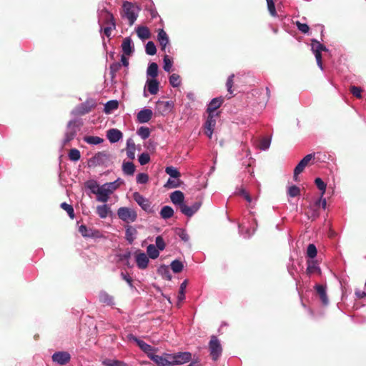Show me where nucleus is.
<instances>
[{
  "mask_svg": "<svg viewBox=\"0 0 366 366\" xmlns=\"http://www.w3.org/2000/svg\"><path fill=\"white\" fill-rule=\"evenodd\" d=\"M113 184L108 182L99 185L98 182L94 179H90L85 182V187L90 191L91 193L97 195V200L100 202H107L109 196L114 193L112 188Z\"/></svg>",
  "mask_w": 366,
  "mask_h": 366,
  "instance_id": "f257e3e1",
  "label": "nucleus"
},
{
  "mask_svg": "<svg viewBox=\"0 0 366 366\" xmlns=\"http://www.w3.org/2000/svg\"><path fill=\"white\" fill-rule=\"evenodd\" d=\"M123 14L122 16L128 20L130 26L133 25L136 21L140 9L134 4L125 1L122 4Z\"/></svg>",
  "mask_w": 366,
  "mask_h": 366,
  "instance_id": "f03ea898",
  "label": "nucleus"
},
{
  "mask_svg": "<svg viewBox=\"0 0 366 366\" xmlns=\"http://www.w3.org/2000/svg\"><path fill=\"white\" fill-rule=\"evenodd\" d=\"M127 337L128 340L134 342L139 346L141 350L143 351L150 360L151 357L152 355H155V352L158 350L157 348L146 343L143 340L134 336L133 334H129Z\"/></svg>",
  "mask_w": 366,
  "mask_h": 366,
  "instance_id": "7ed1b4c3",
  "label": "nucleus"
},
{
  "mask_svg": "<svg viewBox=\"0 0 366 366\" xmlns=\"http://www.w3.org/2000/svg\"><path fill=\"white\" fill-rule=\"evenodd\" d=\"M81 123L77 119H72L68 122L67 129L63 139V144L65 145L72 140L79 130Z\"/></svg>",
  "mask_w": 366,
  "mask_h": 366,
  "instance_id": "20e7f679",
  "label": "nucleus"
},
{
  "mask_svg": "<svg viewBox=\"0 0 366 366\" xmlns=\"http://www.w3.org/2000/svg\"><path fill=\"white\" fill-rule=\"evenodd\" d=\"M311 41L312 51L315 54L317 66L321 70H323L321 52L323 51H327L328 49L317 39H312Z\"/></svg>",
  "mask_w": 366,
  "mask_h": 366,
  "instance_id": "39448f33",
  "label": "nucleus"
},
{
  "mask_svg": "<svg viewBox=\"0 0 366 366\" xmlns=\"http://www.w3.org/2000/svg\"><path fill=\"white\" fill-rule=\"evenodd\" d=\"M117 215L120 219L127 223L134 222L137 218L136 211L132 208L126 207L119 208Z\"/></svg>",
  "mask_w": 366,
  "mask_h": 366,
  "instance_id": "423d86ee",
  "label": "nucleus"
},
{
  "mask_svg": "<svg viewBox=\"0 0 366 366\" xmlns=\"http://www.w3.org/2000/svg\"><path fill=\"white\" fill-rule=\"evenodd\" d=\"M209 350L210 355L214 361H216L221 356L222 347L218 338L215 335L211 337L209 342Z\"/></svg>",
  "mask_w": 366,
  "mask_h": 366,
  "instance_id": "0eeeda50",
  "label": "nucleus"
},
{
  "mask_svg": "<svg viewBox=\"0 0 366 366\" xmlns=\"http://www.w3.org/2000/svg\"><path fill=\"white\" fill-rule=\"evenodd\" d=\"M169 358L172 359L173 365H180L192 360V353L189 352H179L170 353Z\"/></svg>",
  "mask_w": 366,
  "mask_h": 366,
  "instance_id": "6e6552de",
  "label": "nucleus"
},
{
  "mask_svg": "<svg viewBox=\"0 0 366 366\" xmlns=\"http://www.w3.org/2000/svg\"><path fill=\"white\" fill-rule=\"evenodd\" d=\"M134 200L139 204V206L147 213H153L154 210L151 202L148 199L144 197L138 192L133 193Z\"/></svg>",
  "mask_w": 366,
  "mask_h": 366,
  "instance_id": "1a4fd4ad",
  "label": "nucleus"
},
{
  "mask_svg": "<svg viewBox=\"0 0 366 366\" xmlns=\"http://www.w3.org/2000/svg\"><path fill=\"white\" fill-rule=\"evenodd\" d=\"M79 232L85 238L101 239L104 237L103 234L97 229L87 227L84 224H81L79 227Z\"/></svg>",
  "mask_w": 366,
  "mask_h": 366,
  "instance_id": "9d476101",
  "label": "nucleus"
},
{
  "mask_svg": "<svg viewBox=\"0 0 366 366\" xmlns=\"http://www.w3.org/2000/svg\"><path fill=\"white\" fill-rule=\"evenodd\" d=\"M170 353L164 352L162 355H152L151 360H152L157 366H174L172 359L169 358Z\"/></svg>",
  "mask_w": 366,
  "mask_h": 366,
  "instance_id": "9b49d317",
  "label": "nucleus"
},
{
  "mask_svg": "<svg viewBox=\"0 0 366 366\" xmlns=\"http://www.w3.org/2000/svg\"><path fill=\"white\" fill-rule=\"evenodd\" d=\"M94 106L95 103L92 99L87 100L73 109L71 114L74 115L85 114L89 112Z\"/></svg>",
  "mask_w": 366,
  "mask_h": 366,
  "instance_id": "f8f14e48",
  "label": "nucleus"
},
{
  "mask_svg": "<svg viewBox=\"0 0 366 366\" xmlns=\"http://www.w3.org/2000/svg\"><path fill=\"white\" fill-rule=\"evenodd\" d=\"M315 157L314 154H307L297 164L294 169V179L295 181L298 180V175L303 172L305 167L307 164L313 159Z\"/></svg>",
  "mask_w": 366,
  "mask_h": 366,
  "instance_id": "ddd939ff",
  "label": "nucleus"
},
{
  "mask_svg": "<svg viewBox=\"0 0 366 366\" xmlns=\"http://www.w3.org/2000/svg\"><path fill=\"white\" fill-rule=\"evenodd\" d=\"M52 361L57 365H64L71 360V355L69 352L59 351L54 352L51 356Z\"/></svg>",
  "mask_w": 366,
  "mask_h": 366,
  "instance_id": "4468645a",
  "label": "nucleus"
},
{
  "mask_svg": "<svg viewBox=\"0 0 366 366\" xmlns=\"http://www.w3.org/2000/svg\"><path fill=\"white\" fill-rule=\"evenodd\" d=\"M109 160V155L105 152H98L89 160L91 166L105 165Z\"/></svg>",
  "mask_w": 366,
  "mask_h": 366,
  "instance_id": "2eb2a0df",
  "label": "nucleus"
},
{
  "mask_svg": "<svg viewBox=\"0 0 366 366\" xmlns=\"http://www.w3.org/2000/svg\"><path fill=\"white\" fill-rule=\"evenodd\" d=\"M99 24L102 26V24L107 26L116 23L113 14L107 9H102L99 12Z\"/></svg>",
  "mask_w": 366,
  "mask_h": 366,
  "instance_id": "dca6fc26",
  "label": "nucleus"
},
{
  "mask_svg": "<svg viewBox=\"0 0 366 366\" xmlns=\"http://www.w3.org/2000/svg\"><path fill=\"white\" fill-rule=\"evenodd\" d=\"M174 107V103L172 101H161L158 100L156 102V110L162 115L169 113Z\"/></svg>",
  "mask_w": 366,
  "mask_h": 366,
  "instance_id": "f3484780",
  "label": "nucleus"
},
{
  "mask_svg": "<svg viewBox=\"0 0 366 366\" xmlns=\"http://www.w3.org/2000/svg\"><path fill=\"white\" fill-rule=\"evenodd\" d=\"M201 205V202H196L192 206H187L184 203L179 209L183 214L188 217H191L199 209Z\"/></svg>",
  "mask_w": 366,
  "mask_h": 366,
  "instance_id": "a211bd4d",
  "label": "nucleus"
},
{
  "mask_svg": "<svg viewBox=\"0 0 366 366\" xmlns=\"http://www.w3.org/2000/svg\"><path fill=\"white\" fill-rule=\"evenodd\" d=\"M214 114L208 113V117L204 123L205 134L209 137L212 138L214 128L216 125V119Z\"/></svg>",
  "mask_w": 366,
  "mask_h": 366,
  "instance_id": "6ab92c4d",
  "label": "nucleus"
},
{
  "mask_svg": "<svg viewBox=\"0 0 366 366\" xmlns=\"http://www.w3.org/2000/svg\"><path fill=\"white\" fill-rule=\"evenodd\" d=\"M135 262L139 269H145L148 267L149 259L144 252H139L135 254Z\"/></svg>",
  "mask_w": 366,
  "mask_h": 366,
  "instance_id": "aec40b11",
  "label": "nucleus"
},
{
  "mask_svg": "<svg viewBox=\"0 0 366 366\" xmlns=\"http://www.w3.org/2000/svg\"><path fill=\"white\" fill-rule=\"evenodd\" d=\"M317 293L318 294L320 299L323 305H327L329 304V299L327 294L326 285L317 284L314 287Z\"/></svg>",
  "mask_w": 366,
  "mask_h": 366,
  "instance_id": "412c9836",
  "label": "nucleus"
},
{
  "mask_svg": "<svg viewBox=\"0 0 366 366\" xmlns=\"http://www.w3.org/2000/svg\"><path fill=\"white\" fill-rule=\"evenodd\" d=\"M157 40L161 46V49L165 51L167 46L169 45V39L163 29H158Z\"/></svg>",
  "mask_w": 366,
  "mask_h": 366,
  "instance_id": "4be33fe9",
  "label": "nucleus"
},
{
  "mask_svg": "<svg viewBox=\"0 0 366 366\" xmlns=\"http://www.w3.org/2000/svg\"><path fill=\"white\" fill-rule=\"evenodd\" d=\"M170 199L174 204L178 205L179 209L184 204V195L180 190H176L171 193Z\"/></svg>",
  "mask_w": 366,
  "mask_h": 366,
  "instance_id": "5701e85b",
  "label": "nucleus"
},
{
  "mask_svg": "<svg viewBox=\"0 0 366 366\" xmlns=\"http://www.w3.org/2000/svg\"><path fill=\"white\" fill-rule=\"evenodd\" d=\"M152 111L149 109H143L137 114V121L141 124L148 122L152 117Z\"/></svg>",
  "mask_w": 366,
  "mask_h": 366,
  "instance_id": "b1692460",
  "label": "nucleus"
},
{
  "mask_svg": "<svg viewBox=\"0 0 366 366\" xmlns=\"http://www.w3.org/2000/svg\"><path fill=\"white\" fill-rule=\"evenodd\" d=\"M122 137V132L117 129H110L107 133V137L111 143L118 142Z\"/></svg>",
  "mask_w": 366,
  "mask_h": 366,
  "instance_id": "393cba45",
  "label": "nucleus"
},
{
  "mask_svg": "<svg viewBox=\"0 0 366 366\" xmlns=\"http://www.w3.org/2000/svg\"><path fill=\"white\" fill-rule=\"evenodd\" d=\"M122 51L125 55H131L134 51V45L131 37L128 36L124 39L122 44Z\"/></svg>",
  "mask_w": 366,
  "mask_h": 366,
  "instance_id": "a878e982",
  "label": "nucleus"
},
{
  "mask_svg": "<svg viewBox=\"0 0 366 366\" xmlns=\"http://www.w3.org/2000/svg\"><path fill=\"white\" fill-rule=\"evenodd\" d=\"M307 274L310 276L314 273L320 274L321 269L319 267V264L316 260L314 259H308L307 260Z\"/></svg>",
  "mask_w": 366,
  "mask_h": 366,
  "instance_id": "bb28decb",
  "label": "nucleus"
},
{
  "mask_svg": "<svg viewBox=\"0 0 366 366\" xmlns=\"http://www.w3.org/2000/svg\"><path fill=\"white\" fill-rule=\"evenodd\" d=\"M99 300L100 302H102L106 305H108V306L114 305V297L105 291H101L99 292Z\"/></svg>",
  "mask_w": 366,
  "mask_h": 366,
  "instance_id": "cd10ccee",
  "label": "nucleus"
},
{
  "mask_svg": "<svg viewBox=\"0 0 366 366\" xmlns=\"http://www.w3.org/2000/svg\"><path fill=\"white\" fill-rule=\"evenodd\" d=\"M223 99L222 97H217L212 99L207 105V113L214 114V111L222 105Z\"/></svg>",
  "mask_w": 366,
  "mask_h": 366,
  "instance_id": "c85d7f7f",
  "label": "nucleus"
},
{
  "mask_svg": "<svg viewBox=\"0 0 366 366\" xmlns=\"http://www.w3.org/2000/svg\"><path fill=\"white\" fill-rule=\"evenodd\" d=\"M308 211L306 213V215L307 216L308 219L311 221H314L316 219H317L320 215V209L315 207L311 204H309Z\"/></svg>",
  "mask_w": 366,
  "mask_h": 366,
  "instance_id": "c756f323",
  "label": "nucleus"
},
{
  "mask_svg": "<svg viewBox=\"0 0 366 366\" xmlns=\"http://www.w3.org/2000/svg\"><path fill=\"white\" fill-rule=\"evenodd\" d=\"M136 32L138 37L142 40L147 39L150 37L151 33L149 29L144 26H139L136 29Z\"/></svg>",
  "mask_w": 366,
  "mask_h": 366,
  "instance_id": "7c9ffc66",
  "label": "nucleus"
},
{
  "mask_svg": "<svg viewBox=\"0 0 366 366\" xmlns=\"http://www.w3.org/2000/svg\"><path fill=\"white\" fill-rule=\"evenodd\" d=\"M157 273L164 280H171L172 276L167 265L162 264L157 269Z\"/></svg>",
  "mask_w": 366,
  "mask_h": 366,
  "instance_id": "2f4dec72",
  "label": "nucleus"
},
{
  "mask_svg": "<svg viewBox=\"0 0 366 366\" xmlns=\"http://www.w3.org/2000/svg\"><path fill=\"white\" fill-rule=\"evenodd\" d=\"M146 86L151 94H156L159 91V81L155 79H147Z\"/></svg>",
  "mask_w": 366,
  "mask_h": 366,
  "instance_id": "473e14b6",
  "label": "nucleus"
},
{
  "mask_svg": "<svg viewBox=\"0 0 366 366\" xmlns=\"http://www.w3.org/2000/svg\"><path fill=\"white\" fill-rule=\"evenodd\" d=\"M137 234V231L134 227L132 226H127L126 227L125 238L129 244L133 243V242L136 239Z\"/></svg>",
  "mask_w": 366,
  "mask_h": 366,
  "instance_id": "72a5a7b5",
  "label": "nucleus"
},
{
  "mask_svg": "<svg viewBox=\"0 0 366 366\" xmlns=\"http://www.w3.org/2000/svg\"><path fill=\"white\" fill-rule=\"evenodd\" d=\"M127 156L130 159L135 158V144L132 138L127 140Z\"/></svg>",
  "mask_w": 366,
  "mask_h": 366,
  "instance_id": "f704fd0d",
  "label": "nucleus"
},
{
  "mask_svg": "<svg viewBox=\"0 0 366 366\" xmlns=\"http://www.w3.org/2000/svg\"><path fill=\"white\" fill-rule=\"evenodd\" d=\"M254 223H255L256 226H257V223L255 219H254ZM238 227H239V234L245 239L249 238L250 237H252L254 234V233L255 232L256 229H257V227H253L252 229L247 228L245 229V231H244V227L241 224H239Z\"/></svg>",
  "mask_w": 366,
  "mask_h": 366,
  "instance_id": "c9c22d12",
  "label": "nucleus"
},
{
  "mask_svg": "<svg viewBox=\"0 0 366 366\" xmlns=\"http://www.w3.org/2000/svg\"><path fill=\"white\" fill-rule=\"evenodd\" d=\"M132 256V253L130 251H127L124 253L118 254L117 257L118 258L119 262H124L125 265L128 267H132V265L130 264V258Z\"/></svg>",
  "mask_w": 366,
  "mask_h": 366,
  "instance_id": "e433bc0d",
  "label": "nucleus"
},
{
  "mask_svg": "<svg viewBox=\"0 0 366 366\" xmlns=\"http://www.w3.org/2000/svg\"><path fill=\"white\" fill-rule=\"evenodd\" d=\"M110 208L106 204H104L102 205H98L97 207V213L100 218H106L108 216Z\"/></svg>",
  "mask_w": 366,
  "mask_h": 366,
  "instance_id": "4c0bfd02",
  "label": "nucleus"
},
{
  "mask_svg": "<svg viewBox=\"0 0 366 366\" xmlns=\"http://www.w3.org/2000/svg\"><path fill=\"white\" fill-rule=\"evenodd\" d=\"M118 106L119 102L117 100H109L104 104V112L106 114H110L114 110L117 109Z\"/></svg>",
  "mask_w": 366,
  "mask_h": 366,
  "instance_id": "58836bf2",
  "label": "nucleus"
},
{
  "mask_svg": "<svg viewBox=\"0 0 366 366\" xmlns=\"http://www.w3.org/2000/svg\"><path fill=\"white\" fill-rule=\"evenodd\" d=\"M159 249L156 247L154 244H149L147 247V252L148 257L155 259L159 255Z\"/></svg>",
  "mask_w": 366,
  "mask_h": 366,
  "instance_id": "ea45409f",
  "label": "nucleus"
},
{
  "mask_svg": "<svg viewBox=\"0 0 366 366\" xmlns=\"http://www.w3.org/2000/svg\"><path fill=\"white\" fill-rule=\"evenodd\" d=\"M147 75L151 76L152 79H155L158 75V65L155 62H152L149 64L147 69Z\"/></svg>",
  "mask_w": 366,
  "mask_h": 366,
  "instance_id": "a19ab883",
  "label": "nucleus"
},
{
  "mask_svg": "<svg viewBox=\"0 0 366 366\" xmlns=\"http://www.w3.org/2000/svg\"><path fill=\"white\" fill-rule=\"evenodd\" d=\"M122 171L124 174L133 175L135 172V166L131 162H124L122 164Z\"/></svg>",
  "mask_w": 366,
  "mask_h": 366,
  "instance_id": "79ce46f5",
  "label": "nucleus"
},
{
  "mask_svg": "<svg viewBox=\"0 0 366 366\" xmlns=\"http://www.w3.org/2000/svg\"><path fill=\"white\" fill-rule=\"evenodd\" d=\"M174 215V209L170 206H164L160 211V216L162 219H167Z\"/></svg>",
  "mask_w": 366,
  "mask_h": 366,
  "instance_id": "37998d69",
  "label": "nucleus"
},
{
  "mask_svg": "<svg viewBox=\"0 0 366 366\" xmlns=\"http://www.w3.org/2000/svg\"><path fill=\"white\" fill-rule=\"evenodd\" d=\"M170 266H171L172 270L175 274L181 272L184 269V264H183L182 262H181L179 259L173 260L171 262Z\"/></svg>",
  "mask_w": 366,
  "mask_h": 366,
  "instance_id": "c03bdc74",
  "label": "nucleus"
},
{
  "mask_svg": "<svg viewBox=\"0 0 366 366\" xmlns=\"http://www.w3.org/2000/svg\"><path fill=\"white\" fill-rule=\"evenodd\" d=\"M84 141L86 142L87 144H92V145H97L99 144H101L103 142V139L95 137V136H86L84 137Z\"/></svg>",
  "mask_w": 366,
  "mask_h": 366,
  "instance_id": "a18cd8bd",
  "label": "nucleus"
},
{
  "mask_svg": "<svg viewBox=\"0 0 366 366\" xmlns=\"http://www.w3.org/2000/svg\"><path fill=\"white\" fill-rule=\"evenodd\" d=\"M104 366H128L127 364L123 361L118 360H105L103 362Z\"/></svg>",
  "mask_w": 366,
  "mask_h": 366,
  "instance_id": "49530a36",
  "label": "nucleus"
},
{
  "mask_svg": "<svg viewBox=\"0 0 366 366\" xmlns=\"http://www.w3.org/2000/svg\"><path fill=\"white\" fill-rule=\"evenodd\" d=\"M315 183L317 187L320 191V194H322V196H324V194H325V192H326L327 184L320 177H317L315 179Z\"/></svg>",
  "mask_w": 366,
  "mask_h": 366,
  "instance_id": "de8ad7c7",
  "label": "nucleus"
},
{
  "mask_svg": "<svg viewBox=\"0 0 366 366\" xmlns=\"http://www.w3.org/2000/svg\"><path fill=\"white\" fill-rule=\"evenodd\" d=\"M187 280H184L180 285L179 295L177 297V300H178L179 302H182L185 299L184 291L187 287Z\"/></svg>",
  "mask_w": 366,
  "mask_h": 366,
  "instance_id": "09e8293b",
  "label": "nucleus"
},
{
  "mask_svg": "<svg viewBox=\"0 0 366 366\" xmlns=\"http://www.w3.org/2000/svg\"><path fill=\"white\" fill-rule=\"evenodd\" d=\"M146 54L150 56L154 55L157 53V48L154 43L149 41L145 46Z\"/></svg>",
  "mask_w": 366,
  "mask_h": 366,
  "instance_id": "8fccbe9b",
  "label": "nucleus"
},
{
  "mask_svg": "<svg viewBox=\"0 0 366 366\" xmlns=\"http://www.w3.org/2000/svg\"><path fill=\"white\" fill-rule=\"evenodd\" d=\"M116 29V23H112V24L105 26L104 28L102 26H100V31H104V34L110 38L112 35V31Z\"/></svg>",
  "mask_w": 366,
  "mask_h": 366,
  "instance_id": "3c124183",
  "label": "nucleus"
},
{
  "mask_svg": "<svg viewBox=\"0 0 366 366\" xmlns=\"http://www.w3.org/2000/svg\"><path fill=\"white\" fill-rule=\"evenodd\" d=\"M137 134L142 139H147L150 135V130L148 127H141L138 129Z\"/></svg>",
  "mask_w": 366,
  "mask_h": 366,
  "instance_id": "603ef678",
  "label": "nucleus"
},
{
  "mask_svg": "<svg viewBox=\"0 0 366 366\" xmlns=\"http://www.w3.org/2000/svg\"><path fill=\"white\" fill-rule=\"evenodd\" d=\"M169 83L173 87H178L181 84V79L179 74H172L169 76Z\"/></svg>",
  "mask_w": 366,
  "mask_h": 366,
  "instance_id": "864d4df0",
  "label": "nucleus"
},
{
  "mask_svg": "<svg viewBox=\"0 0 366 366\" xmlns=\"http://www.w3.org/2000/svg\"><path fill=\"white\" fill-rule=\"evenodd\" d=\"M81 154L77 149H71L69 152V158L71 161L77 162L80 159Z\"/></svg>",
  "mask_w": 366,
  "mask_h": 366,
  "instance_id": "5fc2aeb1",
  "label": "nucleus"
},
{
  "mask_svg": "<svg viewBox=\"0 0 366 366\" xmlns=\"http://www.w3.org/2000/svg\"><path fill=\"white\" fill-rule=\"evenodd\" d=\"M60 207L67 212L70 218L73 219L74 217V211L71 205L67 204L66 202H63L61 204Z\"/></svg>",
  "mask_w": 366,
  "mask_h": 366,
  "instance_id": "6e6d98bb",
  "label": "nucleus"
},
{
  "mask_svg": "<svg viewBox=\"0 0 366 366\" xmlns=\"http://www.w3.org/2000/svg\"><path fill=\"white\" fill-rule=\"evenodd\" d=\"M165 172L172 178H179L180 177L179 172L173 167H167L165 169Z\"/></svg>",
  "mask_w": 366,
  "mask_h": 366,
  "instance_id": "4d7b16f0",
  "label": "nucleus"
},
{
  "mask_svg": "<svg viewBox=\"0 0 366 366\" xmlns=\"http://www.w3.org/2000/svg\"><path fill=\"white\" fill-rule=\"evenodd\" d=\"M317 254V250L314 244H310L307 249V257L313 259Z\"/></svg>",
  "mask_w": 366,
  "mask_h": 366,
  "instance_id": "13d9d810",
  "label": "nucleus"
},
{
  "mask_svg": "<svg viewBox=\"0 0 366 366\" xmlns=\"http://www.w3.org/2000/svg\"><path fill=\"white\" fill-rule=\"evenodd\" d=\"M300 194V189L296 185H292L288 188L287 195L290 197H295Z\"/></svg>",
  "mask_w": 366,
  "mask_h": 366,
  "instance_id": "bf43d9fd",
  "label": "nucleus"
},
{
  "mask_svg": "<svg viewBox=\"0 0 366 366\" xmlns=\"http://www.w3.org/2000/svg\"><path fill=\"white\" fill-rule=\"evenodd\" d=\"M122 68V64L119 62H114L110 65V75L113 79L114 78L116 73Z\"/></svg>",
  "mask_w": 366,
  "mask_h": 366,
  "instance_id": "052dcab7",
  "label": "nucleus"
},
{
  "mask_svg": "<svg viewBox=\"0 0 366 366\" xmlns=\"http://www.w3.org/2000/svg\"><path fill=\"white\" fill-rule=\"evenodd\" d=\"M267 9L270 14V15L273 17H276L277 16L276 9H275V5L273 0H266Z\"/></svg>",
  "mask_w": 366,
  "mask_h": 366,
  "instance_id": "680f3d73",
  "label": "nucleus"
},
{
  "mask_svg": "<svg viewBox=\"0 0 366 366\" xmlns=\"http://www.w3.org/2000/svg\"><path fill=\"white\" fill-rule=\"evenodd\" d=\"M139 162L141 165H145L150 161V157L148 153L143 152L139 156Z\"/></svg>",
  "mask_w": 366,
  "mask_h": 366,
  "instance_id": "e2e57ef3",
  "label": "nucleus"
},
{
  "mask_svg": "<svg viewBox=\"0 0 366 366\" xmlns=\"http://www.w3.org/2000/svg\"><path fill=\"white\" fill-rule=\"evenodd\" d=\"M136 179L138 184H146L149 181V176L146 173H139Z\"/></svg>",
  "mask_w": 366,
  "mask_h": 366,
  "instance_id": "0e129e2a",
  "label": "nucleus"
},
{
  "mask_svg": "<svg viewBox=\"0 0 366 366\" xmlns=\"http://www.w3.org/2000/svg\"><path fill=\"white\" fill-rule=\"evenodd\" d=\"M177 235L179 237L184 241V242H188L189 240V236L187 234V231L184 229H179L177 232Z\"/></svg>",
  "mask_w": 366,
  "mask_h": 366,
  "instance_id": "69168bd1",
  "label": "nucleus"
},
{
  "mask_svg": "<svg viewBox=\"0 0 366 366\" xmlns=\"http://www.w3.org/2000/svg\"><path fill=\"white\" fill-rule=\"evenodd\" d=\"M155 246L160 251L165 249V242L162 236H157L155 239Z\"/></svg>",
  "mask_w": 366,
  "mask_h": 366,
  "instance_id": "338daca9",
  "label": "nucleus"
},
{
  "mask_svg": "<svg viewBox=\"0 0 366 366\" xmlns=\"http://www.w3.org/2000/svg\"><path fill=\"white\" fill-rule=\"evenodd\" d=\"M164 61V70L169 72L170 71L172 66V61L170 60L167 55H165L163 59Z\"/></svg>",
  "mask_w": 366,
  "mask_h": 366,
  "instance_id": "774afa93",
  "label": "nucleus"
}]
</instances>
